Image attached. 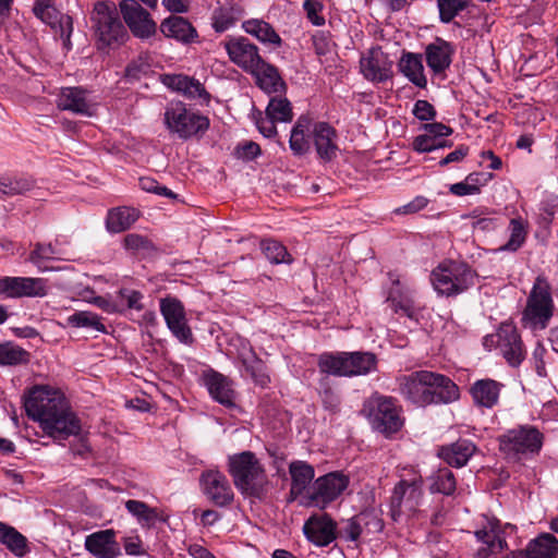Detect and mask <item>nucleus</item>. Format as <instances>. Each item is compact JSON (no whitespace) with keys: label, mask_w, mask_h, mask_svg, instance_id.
<instances>
[{"label":"nucleus","mask_w":558,"mask_h":558,"mask_svg":"<svg viewBox=\"0 0 558 558\" xmlns=\"http://www.w3.org/2000/svg\"><path fill=\"white\" fill-rule=\"evenodd\" d=\"M165 84L174 90L181 92L189 98L193 99H209V94L205 90L204 86L196 80L185 75H168L165 78Z\"/></svg>","instance_id":"obj_33"},{"label":"nucleus","mask_w":558,"mask_h":558,"mask_svg":"<svg viewBox=\"0 0 558 558\" xmlns=\"http://www.w3.org/2000/svg\"><path fill=\"white\" fill-rule=\"evenodd\" d=\"M310 124V119L300 117L291 130L289 146L295 156L305 155L310 149L307 136Z\"/></svg>","instance_id":"obj_37"},{"label":"nucleus","mask_w":558,"mask_h":558,"mask_svg":"<svg viewBox=\"0 0 558 558\" xmlns=\"http://www.w3.org/2000/svg\"><path fill=\"white\" fill-rule=\"evenodd\" d=\"M260 250L271 264H291L292 257L280 242L266 239L260 242Z\"/></svg>","instance_id":"obj_46"},{"label":"nucleus","mask_w":558,"mask_h":558,"mask_svg":"<svg viewBox=\"0 0 558 558\" xmlns=\"http://www.w3.org/2000/svg\"><path fill=\"white\" fill-rule=\"evenodd\" d=\"M319 396L325 410L331 413H337L340 410V398L327 384L322 383Z\"/></svg>","instance_id":"obj_56"},{"label":"nucleus","mask_w":558,"mask_h":558,"mask_svg":"<svg viewBox=\"0 0 558 558\" xmlns=\"http://www.w3.org/2000/svg\"><path fill=\"white\" fill-rule=\"evenodd\" d=\"M557 549V538L546 533L530 543L523 558H555Z\"/></svg>","instance_id":"obj_39"},{"label":"nucleus","mask_w":558,"mask_h":558,"mask_svg":"<svg viewBox=\"0 0 558 558\" xmlns=\"http://www.w3.org/2000/svg\"><path fill=\"white\" fill-rule=\"evenodd\" d=\"M289 472L292 480L291 495L296 497L303 493L307 494L308 485L315 476L314 468L304 461H293L289 465Z\"/></svg>","instance_id":"obj_32"},{"label":"nucleus","mask_w":558,"mask_h":558,"mask_svg":"<svg viewBox=\"0 0 558 558\" xmlns=\"http://www.w3.org/2000/svg\"><path fill=\"white\" fill-rule=\"evenodd\" d=\"M372 428L390 437L403 426L401 408L392 397L374 393L367 398L361 410Z\"/></svg>","instance_id":"obj_6"},{"label":"nucleus","mask_w":558,"mask_h":558,"mask_svg":"<svg viewBox=\"0 0 558 558\" xmlns=\"http://www.w3.org/2000/svg\"><path fill=\"white\" fill-rule=\"evenodd\" d=\"M242 13L243 11L240 7H219L213 13L211 25L216 32L223 33L235 24V22L241 17Z\"/></svg>","instance_id":"obj_41"},{"label":"nucleus","mask_w":558,"mask_h":558,"mask_svg":"<svg viewBox=\"0 0 558 558\" xmlns=\"http://www.w3.org/2000/svg\"><path fill=\"white\" fill-rule=\"evenodd\" d=\"M242 365L245 368L246 373L255 381V384L264 387L270 381V378L266 371V365L257 356V354L242 362Z\"/></svg>","instance_id":"obj_52"},{"label":"nucleus","mask_w":558,"mask_h":558,"mask_svg":"<svg viewBox=\"0 0 558 558\" xmlns=\"http://www.w3.org/2000/svg\"><path fill=\"white\" fill-rule=\"evenodd\" d=\"M477 274L468 264L454 260L440 263L430 274V282L438 295L454 298L475 286Z\"/></svg>","instance_id":"obj_3"},{"label":"nucleus","mask_w":558,"mask_h":558,"mask_svg":"<svg viewBox=\"0 0 558 558\" xmlns=\"http://www.w3.org/2000/svg\"><path fill=\"white\" fill-rule=\"evenodd\" d=\"M160 31L166 37L182 43H190L197 36L192 24L186 19L178 15L163 20L160 24Z\"/></svg>","instance_id":"obj_31"},{"label":"nucleus","mask_w":558,"mask_h":558,"mask_svg":"<svg viewBox=\"0 0 558 558\" xmlns=\"http://www.w3.org/2000/svg\"><path fill=\"white\" fill-rule=\"evenodd\" d=\"M229 59L246 73H251L264 61L258 47L245 37L230 38L223 43Z\"/></svg>","instance_id":"obj_16"},{"label":"nucleus","mask_w":558,"mask_h":558,"mask_svg":"<svg viewBox=\"0 0 558 558\" xmlns=\"http://www.w3.org/2000/svg\"><path fill=\"white\" fill-rule=\"evenodd\" d=\"M322 373L353 377L367 375L377 368V357L372 352L323 353L318 357Z\"/></svg>","instance_id":"obj_4"},{"label":"nucleus","mask_w":558,"mask_h":558,"mask_svg":"<svg viewBox=\"0 0 558 558\" xmlns=\"http://www.w3.org/2000/svg\"><path fill=\"white\" fill-rule=\"evenodd\" d=\"M312 136L320 159L330 161L337 156V132L330 124L327 122L315 123Z\"/></svg>","instance_id":"obj_24"},{"label":"nucleus","mask_w":558,"mask_h":558,"mask_svg":"<svg viewBox=\"0 0 558 558\" xmlns=\"http://www.w3.org/2000/svg\"><path fill=\"white\" fill-rule=\"evenodd\" d=\"M245 33L256 37L259 41L276 46L281 45V38L274 27L263 20H247L242 24Z\"/></svg>","instance_id":"obj_38"},{"label":"nucleus","mask_w":558,"mask_h":558,"mask_svg":"<svg viewBox=\"0 0 558 558\" xmlns=\"http://www.w3.org/2000/svg\"><path fill=\"white\" fill-rule=\"evenodd\" d=\"M123 244L128 251L138 255H147L155 250L150 240L137 233L125 235Z\"/></svg>","instance_id":"obj_55"},{"label":"nucleus","mask_w":558,"mask_h":558,"mask_svg":"<svg viewBox=\"0 0 558 558\" xmlns=\"http://www.w3.org/2000/svg\"><path fill=\"white\" fill-rule=\"evenodd\" d=\"M366 518L367 517L355 515L345 522L342 533L349 541L355 542L359 539L363 533L362 524H367L365 521Z\"/></svg>","instance_id":"obj_57"},{"label":"nucleus","mask_w":558,"mask_h":558,"mask_svg":"<svg viewBox=\"0 0 558 558\" xmlns=\"http://www.w3.org/2000/svg\"><path fill=\"white\" fill-rule=\"evenodd\" d=\"M119 8L125 24L134 36L148 38L156 33V22L137 1L122 0Z\"/></svg>","instance_id":"obj_14"},{"label":"nucleus","mask_w":558,"mask_h":558,"mask_svg":"<svg viewBox=\"0 0 558 558\" xmlns=\"http://www.w3.org/2000/svg\"><path fill=\"white\" fill-rule=\"evenodd\" d=\"M47 294L43 278L2 277L0 278V295L4 299L41 298Z\"/></svg>","instance_id":"obj_15"},{"label":"nucleus","mask_w":558,"mask_h":558,"mask_svg":"<svg viewBox=\"0 0 558 558\" xmlns=\"http://www.w3.org/2000/svg\"><path fill=\"white\" fill-rule=\"evenodd\" d=\"M0 543L19 557L24 556L27 551L26 537L3 522H0Z\"/></svg>","instance_id":"obj_40"},{"label":"nucleus","mask_w":558,"mask_h":558,"mask_svg":"<svg viewBox=\"0 0 558 558\" xmlns=\"http://www.w3.org/2000/svg\"><path fill=\"white\" fill-rule=\"evenodd\" d=\"M138 213L131 207H118L108 211L106 227L109 232L120 233L129 228L137 220Z\"/></svg>","instance_id":"obj_36"},{"label":"nucleus","mask_w":558,"mask_h":558,"mask_svg":"<svg viewBox=\"0 0 558 558\" xmlns=\"http://www.w3.org/2000/svg\"><path fill=\"white\" fill-rule=\"evenodd\" d=\"M116 536L112 529L94 532L85 537V549L95 558H118L122 553Z\"/></svg>","instance_id":"obj_20"},{"label":"nucleus","mask_w":558,"mask_h":558,"mask_svg":"<svg viewBox=\"0 0 558 558\" xmlns=\"http://www.w3.org/2000/svg\"><path fill=\"white\" fill-rule=\"evenodd\" d=\"M202 484L206 496L217 506H227L233 500V492L225 474L207 471L202 474Z\"/></svg>","instance_id":"obj_21"},{"label":"nucleus","mask_w":558,"mask_h":558,"mask_svg":"<svg viewBox=\"0 0 558 558\" xmlns=\"http://www.w3.org/2000/svg\"><path fill=\"white\" fill-rule=\"evenodd\" d=\"M554 314V300L550 284L543 276H538L526 301L522 322L531 329H545Z\"/></svg>","instance_id":"obj_7"},{"label":"nucleus","mask_w":558,"mask_h":558,"mask_svg":"<svg viewBox=\"0 0 558 558\" xmlns=\"http://www.w3.org/2000/svg\"><path fill=\"white\" fill-rule=\"evenodd\" d=\"M412 112L421 121H430L436 117V110L433 105L423 99L416 100Z\"/></svg>","instance_id":"obj_60"},{"label":"nucleus","mask_w":558,"mask_h":558,"mask_svg":"<svg viewBox=\"0 0 558 558\" xmlns=\"http://www.w3.org/2000/svg\"><path fill=\"white\" fill-rule=\"evenodd\" d=\"M165 124L171 134L181 140H189L204 134L209 128V120L187 109L183 102L172 101L166 107Z\"/></svg>","instance_id":"obj_8"},{"label":"nucleus","mask_w":558,"mask_h":558,"mask_svg":"<svg viewBox=\"0 0 558 558\" xmlns=\"http://www.w3.org/2000/svg\"><path fill=\"white\" fill-rule=\"evenodd\" d=\"M544 436L533 425H519L498 437L499 450L508 460L519 462L532 458L542 449Z\"/></svg>","instance_id":"obj_5"},{"label":"nucleus","mask_w":558,"mask_h":558,"mask_svg":"<svg viewBox=\"0 0 558 558\" xmlns=\"http://www.w3.org/2000/svg\"><path fill=\"white\" fill-rule=\"evenodd\" d=\"M143 294L142 292L130 289V288H121L117 292V304L120 305V313L124 312L125 310H135V311H142L143 310Z\"/></svg>","instance_id":"obj_48"},{"label":"nucleus","mask_w":558,"mask_h":558,"mask_svg":"<svg viewBox=\"0 0 558 558\" xmlns=\"http://www.w3.org/2000/svg\"><path fill=\"white\" fill-rule=\"evenodd\" d=\"M303 9L306 12L307 19L315 26H323L325 24V19L319 13L323 9L320 2L316 0H305L303 2Z\"/></svg>","instance_id":"obj_59"},{"label":"nucleus","mask_w":558,"mask_h":558,"mask_svg":"<svg viewBox=\"0 0 558 558\" xmlns=\"http://www.w3.org/2000/svg\"><path fill=\"white\" fill-rule=\"evenodd\" d=\"M303 533L308 542L317 547H325L337 538V523L326 513L310 517Z\"/></svg>","instance_id":"obj_19"},{"label":"nucleus","mask_w":558,"mask_h":558,"mask_svg":"<svg viewBox=\"0 0 558 558\" xmlns=\"http://www.w3.org/2000/svg\"><path fill=\"white\" fill-rule=\"evenodd\" d=\"M475 451L476 446L472 441L459 439L453 444L442 446L438 451V456L449 465L462 468L468 463Z\"/></svg>","instance_id":"obj_29"},{"label":"nucleus","mask_w":558,"mask_h":558,"mask_svg":"<svg viewBox=\"0 0 558 558\" xmlns=\"http://www.w3.org/2000/svg\"><path fill=\"white\" fill-rule=\"evenodd\" d=\"M349 485V477L340 472H331L318 477L307 489L306 506L325 508L337 499Z\"/></svg>","instance_id":"obj_11"},{"label":"nucleus","mask_w":558,"mask_h":558,"mask_svg":"<svg viewBox=\"0 0 558 558\" xmlns=\"http://www.w3.org/2000/svg\"><path fill=\"white\" fill-rule=\"evenodd\" d=\"M452 48L446 40L437 38L426 46L425 57L427 65L434 73L444 72L451 64Z\"/></svg>","instance_id":"obj_30"},{"label":"nucleus","mask_w":558,"mask_h":558,"mask_svg":"<svg viewBox=\"0 0 558 558\" xmlns=\"http://www.w3.org/2000/svg\"><path fill=\"white\" fill-rule=\"evenodd\" d=\"M363 76L373 83H381L392 77V61L379 47L368 50L360 60Z\"/></svg>","instance_id":"obj_18"},{"label":"nucleus","mask_w":558,"mask_h":558,"mask_svg":"<svg viewBox=\"0 0 558 558\" xmlns=\"http://www.w3.org/2000/svg\"><path fill=\"white\" fill-rule=\"evenodd\" d=\"M266 116L277 122L292 121L293 111L291 102L286 97H271L266 108Z\"/></svg>","instance_id":"obj_44"},{"label":"nucleus","mask_w":558,"mask_h":558,"mask_svg":"<svg viewBox=\"0 0 558 558\" xmlns=\"http://www.w3.org/2000/svg\"><path fill=\"white\" fill-rule=\"evenodd\" d=\"M500 342V353L512 367L519 366L524 360V350L521 337L517 329L511 325H502L498 329Z\"/></svg>","instance_id":"obj_22"},{"label":"nucleus","mask_w":558,"mask_h":558,"mask_svg":"<svg viewBox=\"0 0 558 558\" xmlns=\"http://www.w3.org/2000/svg\"><path fill=\"white\" fill-rule=\"evenodd\" d=\"M160 313L171 333L182 343L191 344L193 333L187 325L185 310L182 302L175 298L167 296L160 300Z\"/></svg>","instance_id":"obj_13"},{"label":"nucleus","mask_w":558,"mask_h":558,"mask_svg":"<svg viewBox=\"0 0 558 558\" xmlns=\"http://www.w3.org/2000/svg\"><path fill=\"white\" fill-rule=\"evenodd\" d=\"M34 13L43 22H46L48 24H53V21L57 17V10L52 5H50L44 1H38L35 4Z\"/></svg>","instance_id":"obj_62"},{"label":"nucleus","mask_w":558,"mask_h":558,"mask_svg":"<svg viewBox=\"0 0 558 558\" xmlns=\"http://www.w3.org/2000/svg\"><path fill=\"white\" fill-rule=\"evenodd\" d=\"M204 381L210 396L217 402L228 408L234 407L235 392L230 379L220 373L211 371L205 374Z\"/></svg>","instance_id":"obj_26"},{"label":"nucleus","mask_w":558,"mask_h":558,"mask_svg":"<svg viewBox=\"0 0 558 558\" xmlns=\"http://www.w3.org/2000/svg\"><path fill=\"white\" fill-rule=\"evenodd\" d=\"M430 490L432 493H439L450 496L457 488V481L451 470L442 468L437 470L430 476Z\"/></svg>","instance_id":"obj_42"},{"label":"nucleus","mask_w":558,"mask_h":558,"mask_svg":"<svg viewBox=\"0 0 558 558\" xmlns=\"http://www.w3.org/2000/svg\"><path fill=\"white\" fill-rule=\"evenodd\" d=\"M125 508L131 514L136 517L142 524L153 525L158 518L156 509L149 508L145 502L140 500H128Z\"/></svg>","instance_id":"obj_50"},{"label":"nucleus","mask_w":558,"mask_h":558,"mask_svg":"<svg viewBox=\"0 0 558 558\" xmlns=\"http://www.w3.org/2000/svg\"><path fill=\"white\" fill-rule=\"evenodd\" d=\"M68 323L73 327H85L99 332H106V326L101 323L100 317L92 312H75L68 317Z\"/></svg>","instance_id":"obj_47"},{"label":"nucleus","mask_w":558,"mask_h":558,"mask_svg":"<svg viewBox=\"0 0 558 558\" xmlns=\"http://www.w3.org/2000/svg\"><path fill=\"white\" fill-rule=\"evenodd\" d=\"M401 73L415 86L424 88L427 80L424 74L422 57L412 52L404 53L399 62Z\"/></svg>","instance_id":"obj_35"},{"label":"nucleus","mask_w":558,"mask_h":558,"mask_svg":"<svg viewBox=\"0 0 558 558\" xmlns=\"http://www.w3.org/2000/svg\"><path fill=\"white\" fill-rule=\"evenodd\" d=\"M35 183L29 178L4 179L0 181V196H15L24 194L34 187Z\"/></svg>","instance_id":"obj_49"},{"label":"nucleus","mask_w":558,"mask_h":558,"mask_svg":"<svg viewBox=\"0 0 558 558\" xmlns=\"http://www.w3.org/2000/svg\"><path fill=\"white\" fill-rule=\"evenodd\" d=\"M250 74L255 78L256 85L268 95L281 94L287 89L278 69L265 60Z\"/></svg>","instance_id":"obj_25"},{"label":"nucleus","mask_w":558,"mask_h":558,"mask_svg":"<svg viewBox=\"0 0 558 558\" xmlns=\"http://www.w3.org/2000/svg\"><path fill=\"white\" fill-rule=\"evenodd\" d=\"M228 470L242 495L259 500L267 496L270 481L264 464L254 452L242 451L230 456Z\"/></svg>","instance_id":"obj_2"},{"label":"nucleus","mask_w":558,"mask_h":558,"mask_svg":"<svg viewBox=\"0 0 558 558\" xmlns=\"http://www.w3.org/2000/svg\"><path fill=\"white\" fill-rule=\"evenodd\" d=\"M140 186L143 191L148 193H155L157 195L166 196L169 198L175 197V194L171 190H169L167 186L160 185L153 178H141Z\"/></svg>","instance_id":"obj_58"},{"label":"nucleus","mask_w":558,"mask_h":558,"mask_svg":"<svg viewBox=\"0 0 558 558\" xmlns=\"http://www.w3.org/2000/svg\"><path fill=\"white\" fill-rule=\"evenodd\" d=\"M423 498V478L421 475H413L409 480H401L393 488L390 506L392 517L413 515L420 512Z\"/></svg>","instance_id":"obj_10"},{"label":"nucleus","mask_w":558,"mask_h":558,"mask_svg":"<svg viewBox=\"0 0 558 558\" xmlns=\"http://www.w3.org/2000/svg\"><path fill=\"white\" fill-rule=\"evenodd\" d=\"M90 20L99 47L120 45L128 37L126 28L112 2H97Z\"/></svg>","instance_id":"obj_9"},{"label":"nucleus","mask_w":558,"mask_h":558,"mask_svg":"<svg viewBox=\"0 0 558 558\" xmlns=\"http://www.w3.org/2000/svg\"><path fill=\"white\" fill-rule=\"evenodd\" d=\"M476 539L482 543L475 558H490L507 550L508 545L500 522L495 517L483 515L478 529L474 532Z\"/></svg>","instance_id":"obj_12"},{"label":"nucleus","mask_w":558,"mask_h":558,"mask_svg":"<svg viewBox=\"0 0 558 558\" xmlns=\"http://www.w3.org/2000/svg\"><path fill=\"white\" fill-rule=\"evenodd\" d=\"M510 238L508 242L497 248L498 252H517L525 242L527 235L526 225L521 218H513L509 223Z\"/></svg>","instance_id":"obj_43"},{"label":"nucleus","mask_w":558,"mask_h":558,"mask_svg":"<svg viewBox=\"0 0 558 558\" xmlns=\"http://www.w3.org/2000/svg\"><path fill=\"white\" fill-rule=\"evenodd\" d=\"M421 130L424 131L425 134L437 140H445L446 136L451 135L453 132L450 126L440 122L425 123L421 126Z\"/></svg>","instance_id":"obj_61"},{"label":"nucleus","mask_w":558,"mask_h":558,"mask_svg":"<svg viewBox=\"0 0 558 558\" xmlns=\"http://www.w3.org/2000/svg\"><path fill=\"white\" fill-rule=\"evenodd\" d=\"M27 415L38 422L54 440H65L81 432V422L63 395L47 386L34 387L24 403Z\"/></svg>","instance_id":"obj_1"},{"label":"nucleus","mask_w":558,"mask_h":558,"mask_svg":"<svg viewBox=\"0 0 558 558\" xmlns=\"http://www.w3.org/2000/svg\"><path fill=\"white\" fill-rule=\"evenodd\" d=\"M387 303L395 313L417 320L420 311L410 292H404L400 288H392L387 296Z\"/></svg>","instance_id":"obj_34"},{"label":"nucleus","mask_w":558,"mask_h":558,"mask_svg":"<svg viewBox=\"0 0 558 558\" xmlns=\"http://www.w3.org/2000/svg\"><path fill=\"white\" fill-rule=\"evenodd\" d=\"M60 254L59 248L52 243H36L34 250L28 256V260L41 268L43 264L48 260H53Z\"/></svg>","instance_id":"obj_51"},{"label":"nucleus","mask_w":558,"mask_h":558,"mask_svg":"<svg viewBox=\"0 0 558 558\" xmlns=\"http://www.w3.org/2000/svg\"><path fill=\"white\" fill-rule=\"evenodd\" d=\"M451 146L452 142L446 140H437L425 133L415 136L412 141V148L417 153H429L435 149Z\"/></svg>","instance_id":"obj_54"},{"label":"nucleus","mask_w":558,"mask_h":558,"mask_svg":"<svg viewBox=\"0 0 558 558\" xmlns=\"http://www.w3.org/2000/svg\"><path fill=\"white\" fill-rule=\"evenodd\" d=\"M428 205V199L424 196H416L408 204L398 207L395 213L398 215L415 214Z\"/></svg>","instance_id":"obj_63"},{"label":"nucleus","mask_w":558,"mask_h":558,"mask_svg":"<svg viewBox=\"0 0 558 558\" xmlns=\"http://www.w3.org/2000/svg\"><path fill=\"white\" fill-rule=\"evenodd\" d=\"M468 5V0H437L440 21L450 23Z\"/></svg>","instance_id":"obj_53"},{"label":"nucleus","mask_w":558,"mask_h":558,"mask_svg":"<svg viewBox=\"0 0 558 558\" xmlns=\"http://www.w3.org/2000/svg\"><path fill=\"white\" fill-rule=\"evenodd\" d=\"M260 148L259 145L254 142H245L243 144H239L235 148V155L239 158L251 160L259 155Z\"/></svg>","instance_id":"obj_64"},{"label":"nucleus","mask_w":558,"mask_h":558,"mask_svg":"<svg viewBox=\"0 0 558 558\" xmlns=\"http://www.w3.org/2000/svg\"><path fill=\"white\" fill-rule=\"evenodd\" d=\"M429 404L451 403L460 397L458 386L447 376L434 373V379L430 380L428 388Z\"/></svg>","instance_id":"obj_27"},{"label":"nucleus","mask_w":558,"mask_h":558,"mask_svg":"<svg viewBox=\"0 0 558 558\" xmlns=\"http://www.w3.org/2000/svg\"><path fill=\"white\" fill-rule=\"evenodd\" d=\"M434 379V372L416 371L399 378L400 393L417 407L428 405V388Z\"/></svg>","instance_id":"obj_17"},{"label":"nucleus","mask_w":558,"mask_h":558,"mask_svg":"<svg viewBox=\"0 0 558 558\" xmlns=\"http://www.w3.org/2000/svg\"><path fill=\"white\" fill-rule=\"evenodd\" d=\"M502 387V384L490 378L478 379L472 384L470 393L476 405L492 409L498 403Z\"/></svg>","instance_id":"obj_28"},{"label":"nucleus","mask_w":558,"mask_h":558,"mask_svg":"<svg viewBox=\"0 0 558 558\" xmlns=\"http://www.w3.org/2000/svg\"><path fill=\"white\" fill-rule=\"evenodd\" d=\"M57 107L60 110L71 111L77 114H93V105L87 98V92L82 87L61 88L57 99Z\"/></svg>","instance_id":"obj_23"},{"label":"nucleus","mask_w":558,"mask_h":558,"mask_svg":"<svg viewBox=\"0 0 558 558\" xmlns=\"http://www.w3.org/2000/svg\"><path fill=\"white\" fill-rule=\"evenodd\" d=\"M29 357V352L13 342L0 343V365L26 364Z\"/></svg>","instance_id":"obj_45"}]
</instances>
